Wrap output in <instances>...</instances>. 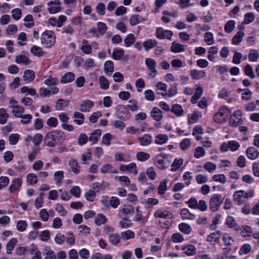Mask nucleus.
I'll list each match as a JSON object with an SVG mask.
<instances>
[{"label":"nucleus","mask_w":259,"mask_h":259,"mask_svg":"<svg viewBox=\"0 0 259 259\" xmlns=\"http://www.w3.org/2000/svg\"><path fill=\"white\" fill-rule=\"evenodd\" d=\"M145 64L149 70V75L152 77H155L157 74V71L156 69V62L153 59L146 58Z\"/></svg>","instance_id":"10"},{"label":"nucleus","mask_w":259,"mask_h":259,"mask_svg":"<svg viewBox=\"0 0 259 259\" xmlns=\"http://www.w3.org/2000/svg\"><path fill=\"white\" fill-rule=\"evenodd\" d=\"M114 138V136L110 134L107 133L103 135L102 138V143L103 145L106 146H109L110 145L111 140Z\"/></svg>","instance_id":"64"},{"label":"nucleus","mask_w":259,"mask_h":259,"mask_svg":"<svg viewBox=\"0 0 259 259\" xmlns=\"http://www.w3.org/2000/svg\"><path fill=\"white\" fill-rule=\"evenodd\" d=\"M203 93V89L201 87H198L196 90L194 95L191 98V102L193 104L196 103L198 99L202 96Z\"/></svg>","instance_id":"51"},{"label":"nucleus","mask_w":259,"mask_h":259,"mask_svg":"<svg viewBox=\"0 0 259 259\" xmlns=\"http://www.w3.org/2000/svg\"><path fill=\"white\" fill-rule=\"evenodd\" d=\"M170 110L179 117L182 116L184 114V111L182 106L178 104L173 105Z\"/></svg>","instance_id":"54"},{"label":"nucleus","mask_w":259,"mask_h":259,"mask_svg":"<svg viewBox=\"0 0 259 259\" xmlns=\"http://www.w3.org/2000/svg\"><path fill=\"white\" fill-rule=\"evenodd\" d=\"M42 252L45 255L44 259H55L56 257V253L49 246H45Z\"/></svg>","instance_id":"28"},{"label":"nucleus","mask_w":259,"mask_h":259,"mask_svg":"<svg viewBox=\"0 0 259 259\" xmlns=\"http://www.w3.org/2000/svg\"><path fill=\"white\" fill-rule=\"evenodd\" d=\"M80 49L85 54L89 55L92 53V47L88 40L83 39L82 41Z\"/></svg>","instance_id":"38"},{"label":"nucleus","mask_w":259,"mask_h":259,"mask_svg":"<svg viewBox=\"0 0 259 259\" xmlns=\"http://www.w3.org/2000/svg\"><path fill=\"white\" fill-rule=\"evenodd\" d=\"M151 116L156 121H160L163 117L162 112L157 107H154L150 112Z\"/></svg>","instance_id":"27"},{"label":"nucleus","mask_w":259,"mask_h":259,"mask_svg":"<svg viewBox=\"0 0 259 259\" xmlns=\"http://www.w3.org/2000/svg\"><path fill=\"white\" fill-rule=\"evenodd\" d=\"M32 256L31 259H41V253L38 247L33 243L28 246V251Z\"/></svg>","instance_id":"15"},{"label":"nucleus","mask_w":259,"mask_h":259,"mask_svg":"<svg viewBox=\"0 0 259 259\" xmlns=\"http://www.w3.org/2000/svg\"><path fill=\"white\" fill-rule=\"evenodd\" d=\"M168 139L169 138L167 135L159 134L155 136L154 143L156 145H162L166 144Z\"/></svg>","instance_id":"24"},{"label":"nucleus","mask_w":259,"mask_h":259,"mask_svg":"<svg viewBox=\"0 0 259 259\" xmlns=\"http://www.w3.org/2000/svg\"><path fill=\"white\" fill-rule=\"evenodd\" d=\"M231 111L229 108L226 106H223L220 108L218 111L214 115V120L218 123H223L226 122L230 114Z\"/></svg>","instance_id":"3"},{"label":"nucleus","mask_w":259,"mask_h":259,"mask_svg":"<svg viewBox=\"0 0 259 259\" xmlns=\"http://www.w3.org/2000/svg\"><path fill=\"white\" fill-rule=\"evenodd\" d=\"M99 83L102 90H107L109 88V81L104 76L101 75L99 77Z\"/></svg>","instance_id":"46"},{"label":"nucleus","mask_w":259,"mask_h":259,"mask_svg":"<svg viewBox=\"0 0 259 259\" xmlns=\"http://www.w3.org/2000/svg\"><path fill=\"white\" fill-rule=\"evenodd\" d=\"M234 199L238 204H241L244 203L246 200L244 194V191L239 190L236 191L234 194Z\"/></svg>","instance_id":"22"},{"label":"nucleus","mask_w":259,"mask_h":259,"mask_svg":"<svg viewBox=\"0 0 259 259\" xmlns=\"http://www.w3.org/2000/svg\"><path fill=\"white\" fill-rule=\"evenodd\" d=\"M223 201L222 195L220 194H213L210 199L209 206L210 209L213 212L217 211Z\"/></svg>","instance_id":"5"},{"label":"nucleus","mask_w":259,"mask_h":259,"mask_svg":"<svg viewBox=\"0 0 259 259\" xmlns=\"http://www.w3.org/2000/svg\"><path fill=\"white\" fill-rule=\"evenodd\" d=\"M153 217L156 220H171L174 218V215L171 211L161 207L154 211Z\"/></svg>","instance_id":"4"},{"label":"nucleus","mask_w":259,"mask_h":259,"mask_svg":"<svg viewBox=\"0 0 259 259\" xmlns=\"http://www.w3.org/2000/svg\"><path fill=\"white\" fill-rule=\"evenodd\" d=\"M114 71V64L112 61L108 60L104 63V72L111 75Z\"/></svg>","instance_id":"56"},{"label":"nucleus","mask_w":259,"mask_h":259,"mask_svg":"<svg viewBox=\"0 0 259 259\" xmlns=\"http://www.w3.org/2000/svg\"><path fill=\"white\" fill-rule=\"evenodd\" d=\"M178 94V89L176 87H171L169 88L167 92L166 93L158 92V94L161 95L164 97L165 99L167 98H171L174 97Z\"/></svg>","instance_id":"30"},{"label":"nucleus","mask_w":259,"mask_h":259,"mask_svg":"<svg viewBox=\"0 0 259 259\" xmlns=\"http://www.w3.org/2000/svg\"><path fill=\"white\" fill-rule=\"evenodd\" d=\"M182 249L188 256H192L196 254L197 250L196 247L191 244L184 245Z\"/></svg>","instance_id":"20"},{"label":"nucleus","mask_w":259,"mask_h":259,"mask_svg":"<svg viewBox=\"0 0 259 259\" xmlns=\"http://www.w3.org/2000/svg\"><path fill=\"white\" fill-rule=\"evenodd\" d=\"M121 239V235L118 233H113L110 235L109 236V241L113 245L118 244Z\"/></svg>","instance_id":"57"},{"label":"nucleus","mask_w":259,"mask_h":259,"mask_svg":"<svg viewBox=\"0 0 259 259\" xmlns=\"http://www.w3.org/2000/svg\"><path fill=\"white\" fill-rule=\"evenodd\" d=\"M75 79L74 73L69 72L65 73L61 78V82L62 83H67L72 81Z\"/></svg>","instance_id":"50"},{"label":"nucleus","mask_w":259,"mask_h":259,"mask_svg":"<svg viewBox=\"0 0 259 259\" xmlns=\"http://www.w3.org/2000/svg\"><path fill=\"white\" fill-rule=\"evenodd\" d=\"M107 222L106 217L102 213H98L95 219V223L98 226L105 224Z\"/></svg>","instance_id":"44"},{"label":"nucleus","mask_w":259,"mask_h":259,"mask_svg":"<svg viewBox=\"0 0 259 259\" xmlns=\"http://www.w3.org/2000/svg\"><path fill=\"white\" fill-rule=\"evenodd\" d=\"M168 182L169 180L168 179H165L160 183L158 188V193L159 195H163L165 193L167 190V185Z\"/></svg>","instance_id":"42"},{"label":"nucleus","mask_w":259,"mask_h":259,"mask_svg":"<svg viewBox=\"0 0 259 259\" xmlns=\"http://www.w3.org/2000/svg\"><path fill=\"white\" fill-rule=\"evenodd\" d=\"M243 123L242 119V112L240 110L235 111L231 116L229 120L230 125L237 127Z\"/></svg>","instance_id":"7"},{"label":"nucleus","mask_w":259,"mask_h":259,"mask_svg":"<svg viewBox=\"0 0 259 259\" xmlns=\"http://www.w3.org/2000/svg\"><path fill=\"white\" fill-rule=\"evenodd\" d=\"M69 101L64 99H59L57 101L55 106V109L56 110L60 111L62 110L64 108L66 107L69 105Z\"/></svg>","instance_id":"45"},{"label":"nucleus","mask_w":259,"mask_h":259,"mask_svg":"<svg viewBox=\"0 0 259 259\" xmlns=\"http://www.w3.org/2000/svg\"><path fill=\"white\" fill-rule=\"evenodd\" d=\"M17 243V239L15 238H12L8 243L6 246L7 252L11 254L13 250Z\"/></svg>","instance_id":"62"},{"label":"nucleus","mask_w":259,"mask_h":259,"mask_svg":"<svg viewBox=\"0 0 259 259\" xmlns=\"http://www.w3.org/2000/svg\"><path fill=\"white\" fill-rule=\"evenodd\" d=\"M245 33L242 31H239L232 39L231 44L233 45H238L243 40Z\"/></svg>","instance_id":"31"},{"label":"nucleus","mask_w":259,"mask_h":259,"mask_svg":"<svg viewBox=\"0 0 259 259\" xmlns=\"http://www.w3.org/2000/svg\"><path fill=\"white\" fill-rule=\"evenodd\" d=\"M157 45V40L153 39H148L143 42V47L146 51L155 48Z\"/></svg>","instance_id":"39"},{"label":"nucleus","mask_w":259,"mask_h":259,"mask_svg":"<svg viewBox=\"0 0 259 259\" xmlns=\"http://www.w3.org/2000/svg\"><path fill=\"white\" fill-rule=\"evenodd\" d=\"M119 170L122 172H128L134 175L138 174V169L135 162H131L128 164H122L119 166Z\"/></svg>","instance_id":"11"},{"label":"nucleus","mask_w":259,"mask_h":259,"mask_svg":"<svg viewBox=\"0 0 259 259\" xmlns=\"http://www.w3.org/2000/svg\"><path fill=\"white\" fill-rule=\"evenodd\" d=\"M66 136L65 134L57 130L48 133L45 138L46 145L50 147H55L58 143L65 140Z\"/></svg>","instance_id":"1"},{"label":"nucleus","mask_w":259,"mask_h":259,"mask_svg":"<svg viewBox=\"0 0 259 259\" xmlns=\"http://www.w3.org/2000/svg\"><path fill=\"white\" fill-rule=\"evenodd\" d=\"M179 230L186 235L190 234L192 232V228L188 224L182 223L178 226Z\"/></svg>","instance_id":"41"},{"label":"nucleus","mask_w":259,"mask_h":259,"mask_svg":"<svg viewBox=\"0 0 259 259\" xmlns=\"http://www.w3.org/2000/svg\"><path fill=\"white\" fill-rule=\"evenodd\" d=\"M16 62L18 64L26 65L30 63L31 60L27 56L24 55H20L16 57Z\"/></svg>","instance_id":"48"},{"label":"nucleus","mask_w":259,"mask_h":259,"mask_svg":"<svg viewBox=\"0 0 259 259\" xmlns=\"http://www.w3.org/2000/svg\"><path fill=\"white\" fill-rule=\"evenodd\" d=\"M180 215L183 220H193L195 215L191 213L187 208H183L180 211Z\"/></svg>","instance_id":"36"},{"label":"nucleus","mask_w":259,"mask_h":259,"mask_svg":"<svg viewBox=\"0 0 259 259\" xmlns=\"http://www.w3.org/2000/svg\"><path fill=\"white\" fill-rule=\"evenodd\" d=\"M28 224L25 220H19L16 223V229L20 232L25 231L27 228Z\"/></svg>","instance_id":"59"},{"label":"nucleus","mask_w":259,"mask_h":259,"mask_svg":"<svg viewBox=\"0 0 259 259\" xmlns=\"http://www.w3.org/2000/svg\"><path fill=\"white\" fill-rule=\"evenodd\" d=\"M47 10L51 14H55L61 11V3L60 0H54L47 3Z\"/></svg>","instance_id":"8"},{"label":"nucleus","mask_w":259,"mask_h":259,"mask_svg":"<svg viewBox=\"0 0 259 259\" xmlns=\"http://www.w3.org/2000/svg\"><path fill=\"white\" fill-rule=\"evenodd\" d=\"M114 179L115 181H119L120 183V185L124 187H127L131 183L130 178L126 176H116Z\"/></svg>","instance_id":"37"},{"label":"nucleus","mask_w":259,"mask_h":259,"mask_svg":"<svg viewBox=\"0 0 259 259\" xmlns=\"http://www.w3.org/2000/svg\"><path fill=\"white\" fill-rule=\"evenodd\" d=\"M173 35V32L170 30H165L162 27H158L156 30V36L160 39H170Z\"/></svg>","instance_id":"9"},{"label":"nucleus","mask_w":259,"mask_h":259,"mask_svg":"<svg viewBox=\"0 0 259 259\" xmlns=\"http://www.w3.org/2000/svg\"><path fill=\"white\" fill-rule=\"evenodd\" d=\"M137 140L141 146L146 147L150 145L152 143V136L148 134H145L138 137Z\"/></svg>","instance_id":"19"},{"label":"nucleus","mask_w":259,"mask_h":259,"mask_svg":"<svg viewBox=\"0 0 259 259\" xmlns=\"http://www.w3.org/2000/svg\"><path fill=\"white\" fill-rule=\"evenodd\" d=\"M190 75L193 79L199 80L205 77L206 73L203 70L193 69L191 71Z\"/></svg>","instance_id":"34"},{"label":"nucleus","mask_w":259,"mask_h":259,"mask_svg":"<svg viewBox=\"0 0 259 259\" xmlns=\"http://www.w3.org/2000/svg\"><path fill=\"white\" fill-rule=\"evenodd\" d=\"M221 236V232L218 231L210 233L207 238V241L211 244H214L219 242Z\"/></svg>","instance_id":"26"},{"label":"nucleus","mask_w":259,"mask_h":259,"mask_svg":"<svg viewBox=\"0 0 259 259\" xmlns=\"http://www.w3.org/2000/svg\"><path fill=\"white\" fill-rule=\"evenodd\" d=\"M204 40L208 46L213 45L214 42L213 34L210 31L205 32L204 34Z\"/></svg>","instance_id":"53"},{"label":"nucleus","mask_w":259,"mask_h":259,"mask_svg":"<svg viewBox=\"0 0 259 259\" xmlns=\"http://www.w3.org/2000/svg\"><path fill=\"white\" fill-rule=\"evenodd\" d=\"M246 154L249 159L253 160L258 157L259 153L255 148L250 147L246 149Z\"/></svg>","instance_id":"23"},{"label":"nucleus","mask_w":259,"mask_h":259,"mask_svg":"<svg viewBox=\"0 0 259 259\" xmlns=\"http://www.w3.org/2000/svg\"><path fill=\"white\" fill-rule=\"evenodd\" d=\"M183 163L182 158H176L171 165L170 170L172 172L176 171L182 166Z\"/></svg>","instance_id":"60"},{"label":"nucleus","mask_w":259,"mask_h":259,"mask_svg":"<svg viewBox=\"0 0 259 259\" xmlns=\"http://www.w3.org/2000/svg\"><path fill=\"white\" fill-rule=\"evenodd\" d=\"M134 211V208L133 205L127 204L124 205L119 208L118 215L119 217H127L132 214Z\"/></svg>","instance_id":"13"},{"label":"nucleus","mask_w":259,"mask_h":259,"mask_svg":"<svg viewBox=\"0 0 259 259\" xmlns=\"http://www.w3.org/2000/svg\"><path fill=\"white\" fill-rule=\"evenodd\" d=\"M133 223L132 221L127 217H123V218L119 223L120 227L123 229L131 227Z\"/></svg>","instance_id":"52"},{"label":"nucleus","mask_w":259,"mask_h":259,"mask_svg":"<svg viewBox=\"0 0 259 259\" xmlns=\"http://www.w3.org/2000/svg\"><path fill=\"white\" fill-rule=\"evenodd\" d=\"M116 114L118 117L122 120L127 119L130 117L128 109L124 105H119L117 107Z\"/></svg>","instance_id":"14"},{"label":"nucleus","mask_w":259,"mask_h":259,"mask_svg":"<svg viewBox=\"0 0 259 259\" xmlns=\"http://www.w3.org/2000/svg\"><path fill=\"white\" fill-rule=\"evenodd\" d=\"M74 121L78 125H81L84 123V116L79 112L76 111L73 114Z\"/></svg>","instance_id":"49"},{"label":"nucleus","mask_w":259,"mask_h":259,"mask_svg":"<svg viewBox=\"0 0 259 259\" xmlns=\"http://www.w3.org/2000/svg\"><path fill=\"white\" fill-rule=\"evenodd\" d=\"M144 21L145 19L143 17L139 15H134L130 19V23L132 26H135Z\"/></svg>","instance_id":"47"},{"label":"nucleus","mask_w":259,"mask_h":259,"mask_svg":"<svg viewBox=\"0 0 259 259\" xmlns=\"http://www.w3.org/2000/svg\"><path fill=\"white\" fill-rule=\"evenodd\" d=\"M121 238L123 241L132 239L135 238V233L131 230H127L121 232Z\"/></svg>","instance_id":"43"},{"label":"nucleus","mask_w":259,"mask_h":259,"mask_svg":"<svg viewBox=\"0 0 259 259\" xmlns=\"http://www.w3.org/2000/svg\"><path fill=\"white\" fill-rule=\"evenodd\" d=\"M10 107L12 109L14 116L17 118H20L24 112V108L19 105H14Z\"/></svg>","instance_id":"33"},{"label":"nucleus","mask_w":259,"mask_h":259,"mask_svg":"<svg viewBox=\"0 0 259 259\" xmlns=\"http://www.w3.org/2000/svg\"><path fill=\"white\" fill-rule=\"evenodd\" d=\"M56 35L51 30H46L43 32L40 36L41 43L46 48H51L56 42Z\"/></svg>","instance_id":"2"},{"label":"nucleus","mask_w":259,"mask_h":259,"mask_svg":"<svg viewBox=\"0 0 259 259\" xmlns=\"http://www.w3.org/2000/svg\"><path fill=\"white\" fill-rule=\"evenodd\" d=\"M155 164L159 169H164L169 167L170 161L166 154H161L156 157Z\"/></svg>","instance_id":"6"},{"label":"nucleus","mask_w":259,"mask_h":259,"mask_svg":"<svg viewBox=\"0 0 259 259\" xmlns=\"http://www.w3.org/2000/svg\"><path fill=\"white\" fill-rule=\"evenodd\" d=\"M59 92V89L57 87H53L51 90L45 88H41L39 90V94L42 97H50V96L56 94Z\"/></svg>","instance_id":"16"},{"label":"nucleus","mask_w":259,"mask_h":259,"mask_svg":"<svg viewBox=\"0 0 259 259\" xmlns=\"http://www.w3.org/2000/svg\"><path fill=\"white\" fill-rule=\"evenodd\" d=\"M222 240L225 245L231 246L234 242L233 238L229 233H224L222 236Z\"/></svg>","instance_id":"61"},{"label":"nucleus","mask_w":259,"mask_h":259,"mask_svg":"<svg viewBox=\"0 0 259 259\" xmlns=\"http://www.w3.org/2000/svg\"><path fill=\"white\" fill-rule=\"evenodd\" d=\"M68 164L74 174L77 175L80 172V166L76 159L73 158L70 159L68 161Z\"/></svg>","instance_id":"32"},{"label":"nucleus","mask_w":259,"mask_h":259,"mask_svg":"<svg viewBox=\"0 0 259 259\" xmlns=\"http://www.w3.org/2000/svg\"><path fill=\"white\" fill-rule=\"evenodd\" d=\"M64 171L63 170H59L55 172L54 174V180L57 186H60L62 184V180L64 177Z\"/></svg>","instance_id":"40"},{"label":"nucleus","mask_w":259,"mask_h":259,"mask_svg":"<svg viewBox=\"0 0 259 259\" xmlns=\"http://www.w3.org/2000/svg\"><path fill=\"white\" fill-rule=\"evenodd\" d=\"M170 50L172 53L177 54L185 52L186 48L184 45L173 41L170 47Z\"/></svg>","instance_id":"21"},{"label":"nucleus","mask_w":259,"mask_h":259,"mask_svg":"<svg viewBox=\"0 0 259 259\" xmlns=\"http://www.w3.org/2000/svg\"><path fill=\"white\" fill-rule=\"evenodd\" d=\"M22 180L20 178H15L11 183L9 188L10 193H18L22 186Z\"/></svg>","instance_id":"12"},{"label":"nucleus","mask_w":259,"mask_h":259,"mask_svg":"<svg viewBox=\"0 0 259 259\" xmlns=\"http://www.w3.org/2000/svg\"><path fill=\"white\" fill-rule=\"evenodd\" d=\"M124 54L123 49L117 48L113 50L112 57L115 60H120L122 58Z\"/></svg>","instance_id":"35"},{"label":"nucleus","mask_w":259,"mask_h":259,"mask_svg":"<svg viewBox=\"0 0 259 259\" xmlns=\"http://www.w3.org/2000/svg\"><path fill=\"white\" fill-rule=\"evenodd\" d=\"M94 103L92 100H85L83 101L79 105V110L82 112L90 111L94 107Z\"/></svg>","instance_id":"18"},{"label":"nucleus","mask_w":259,"mask_h":259,"mask_svg":"<svg viewBox=\"0 0 259 259\" xmlns=\"http://www.w3.org/2000/svg\"><path fill=\"white\" fill-rule=\"evenodd\" d=\"M251 249L252 247L250 244L245 243L240 247L238 254L240 255L247 254L251 251Z\"/></svg>","instance_id":"55"},{"label":"nucleus","mask_w":259,"mask_h":259,"mask_svg":"<svg viewBox=\"0 0 259 259\" xmlns=\"http://www.w3.org/2000/svg\"><path fill=\"white\" fill-rule=\"evenodd\" d=\"M202 116L201 112L195 110L192 114L188 115V122L190 124L197 123Z\"/></svg>","instance_id":"17"},{"label":"nucleus","mask_w":259,"mask_h":259,"mask_svg":"<svg viewBox=\"0 0 259 259\" xmlns=\"http://www.w3.org/2000/svg\"><path fill=\"white\" fill-rule=\"evenodd\" d=\"M37 176L34 173H30L26 176V181L29 185H33L38 182Z\"/></svg>","instance_id":"58"},{"label":"nucleus","mask_w":259,"mask_h":259,"mask_svg":"<svg viewBox=\"0 0 259 259\" xmlns=\"http://www.w3.org/2000/svg\"><path fill=\"white\" fill-rule=\"evenodd\" d=\"M136 38L134 35L132 33L127 34L124 39L125 46L127 48L130 47L135 41Z\"/></svg>","instance_id":"63"},{"label":"nucleus","mask_w":259,"mask_h":259,"mask_svg":"<svg viewBox=\"0 0 259 259\" xmlns=\"http://www.w3.org/2000/svg\"><path fill=\"white\" fill-rule=\"evenodd\" d=\"M102 135V130L100 129H97L93 131L92 133L91 134L89 138V140L90 142H92V144H96L100 137Z\"/></svg>","instance_id":"29"},{"label":"nucleus","mask_w":259,"mask_h":259,"mask_svg":"<svg viewBox=\"0 0 259 259\" xmlns=\"http://www.w3.org/2000/svg\"><path fill=\"white\" fill-rule=\"evenodd\" d=\"M35 73L33 70H26L24 72L23 75V79L26 83H30L35 78Z\"/></svg>","instance_id":"25"}]
</instances>
